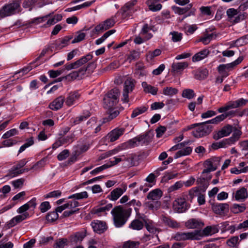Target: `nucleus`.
<instances>
[{
    "label": "nucleus",
    "instance_id": "20e7f679",
    "mask_svg": "<svg viewBox=\"0 0 248 248\" xmlns=\"http://www.w3.org/2000/svg\"><path fill=\"white\" fill-rule=\"evenodd\" d=\"M152 136L150 135L149 132H146L143 135L138 136L131 140H129L123 145L124 148H134L138 146L141 143L143 144H148L151 141Z\"/></svg>",
    "mask_w": 248,
    "mask_h": 248
},
{
    "label": "nucleus",
    "instance_id": "4d7b16f0",
    "mask_svg": "<svg viewBox=\"0 0 248 248\" xmlns=\"http://www.w3.org/2000/svg\"><path fill=\"white\" fill-rule=\"evenodd\" d=\"M34 143L33 137H31L28 139L26 142L21 146L18 151L19 153H21L23 152L27 148L31 146Z\"/></svg>",
    "mask_w": 248,
    "mask_h": 248
},
{
    "label": "nucleus",
    "instance_id": "680f3d73",
    "mask_svg": "<svg viewBox=\"0 0 248 248\" xmlns=\"http://www.w3.org/2000/svg\"><path fill=\"white\" fill-rule=\"evenodd\" d=\"M238 236H233L227 241V244L229 247L234 248L238 244Z\"/></svg>",
    "mask_w": 248,
    "mask_h": 248
},
{
    "label": "nucleus",
    "instance_id": "58836bf2",
    "mask_svg": "<svg viewBox=\"0 0 248 248\" xmlns=\"http://www.w3.org/2000/svg\"><path fill=\"white\" fill-rule=\"evenodd\" d=\"M148 109V107L144 106L140 107H138L135 108L132 111L131 114V118H134L136 117L137 116L144 113L146 112Z\"/></svg>",
    "mask_w": 248,
    "mask_h": 248
},
{
    "label": "nucleus",
    "instance_id": "f257e3e1",
    "mask_svg": "<svg viewBox=\"0 0 248 248\" xmlns=\"http://www.w3.org/2000/svg\"><path fill=\"white\" fill-rule=\"evenodd\" d=\"M132 208L119 205L115 206L111 211L113 224L116 228L122 227L131 216Z\"/></svg>",
    "mask_w": 248,
    "mask_h": 248
},
{
    "label": "nucleus",
    "instance_id": "603ef678",
    "mask_svg": "<svg viewBox=\"0 0 248 248\" xmlns=\"http://www.w3.org/2000/svg\"><path fill=\"white\" fill-rule=\"evenodd\" d=\"M184 186V183L182 181H179L176 182L173 185L171 186L168 189V192L169 193H171L174 191L177 190L183 187Z\"/></svg>",
    "mask_w": 248,
    "mask_h": 248
},
{
    "label": "nucleus",
    "instance_id": "37998d69",
    "mask_svg": "<svg viewBox=\"0 0 248 248\" xmlns=\"http://www.w3.org/2000/svg\"><path fill=\"white\" fill-rule=\"evenodd\" d=\"M152 37H153V35L151 33L147 34L143 38H142L140 36H137L135 37V38L134 40V42L136 44L140 45V44L143 43L145 41H146L149 40Z\"/></svg>",
    "mask_w": 248,
    "mask_h": 248
},
{
    "label": "nucleus",
    "instance_id": "bf43d9fd",
    "mask_svg": "<svg viewBox=\"0 0 248 248\" xmlns=\"http://www.w3.org/2000/svg\"><path fill=\"white\" fill-rule=\"evenodd\" d=\"M136 157V155L135 154L129 155L126 157H124L125 161L127 162V165L129 166H133L136 164L135 159Z\"/></svg>",
    "mask_w": 248,
    "mask_h": 248
},
{
    "label": "nucleus",
    "instance_id": "412c9836",
    "mask_svg": "<svg viewBox=\"0 0 248 248\" xmlns=\"http://www.w3.org/2000/svg\"><path fill=\"white\" fill-rule=\"evenodd\" d=\"M80 96V94L78 92L75 91L70 93L65 100L66 105L69 107L74 105L78 100Z\"/></svg>",
    "mask_w": 248,
    "mask_h": 248
},
{
    "label": "nucleus",
    "instance_id": "6ab92c4d",
    "mask_svg": "<svg viewBox=\"0 0 248 248\" xmlns=\"http://www.w3.org/2000/svg\"><path fill=\"white\" fill-rule=\"evenodd\" d=\"M185 225L188 229H199L202 228L204 223L200 219L190 218L186 222Z\"/></svg>",
    "mask_w": 248,
    "mask_h": 248
},
{
    "label": "nucleus",
    "instance_id": "cd10ccee",
    "mask_svg": "<svg viewBox=\"0 0 248 248\" xmlns=\"http://www.w3.org/2000/svg\"><path fill=\"white\" fill-rule=\"evenodd\" d=\"M248 197V191L246 188L243 187L237 190L234 198L236 201L244 200Z\"/></svg>",
    "mask_w": 248,
    "mask_h": 248
},
{
    "label": "nucleus",
    "instance_id": "052dcab7",
    "mask_svg": "<svg viewBox=\"0 0 248 248\" xmlns=\"http://www.w3.org/2000/svg\"><path fill=\"white\" fill-rule=\"evenodd\" d=\"M233 43L235 44L234 46H242L248 44L247 40L245 35L233 41Z\"/></svg>",
    "mask_w": 248,
    "mask_h": 248
},
{
    "label": "nucleus",
    "instance_id": "f3484780",
    "mask_svg": "<svg viewBox=\"0 0 248 248\" xmlns=\"http://www.w3.org/2000/svg\"><path fill=\"white\" fill-rule=\"evenodd\" d=\"M160 219L161 221L165 224V225L171 228L178 229L180 227V223L171 218L169 217L162 215L160 217Z\"/></svg>",
    "mask_w": 248,
    "mask_h": 248
},
{
    "label": "nucleus",
    "instance_id": "b1692460",
    "mask_svg": "<svg viewBox=\"0 0 248 248\" xmlns=\"http://www.w3.org/2000/svg\"><path fill=\"white\" fill-rule=\"evenodd\" d=\"M64 101V97L60 96L49 104V108L53 110H58L62 107Z\"/></svg>",
    "mask_w": 248,
    "mask_h": 248
},
{
    "label": "nucleus",
    "instance_id": "f03ea898",
    "mask_svg": "<svg viewBox=\"0 0 248 248\" xmlns=\"http://www.w3.org/2000/svg\"><path fill=\"white\" fill-rule=\"evenodd\" d=\"M21 11L20 1L19 0H13L5 4L0 9V18L19 14Z\"/></svg>",
    "mask_w": 248,
    "mask_h": 248
},
{
    "label": "nucleus",
    "instance_id": "a878e982",
    "mask_svg": "<svg viewBox=\"0 0 248 248\" xmlns=\"http://www.w3.org/2000/svg\"><path fill=\"white\" fill-rule=\"evenodd\" d=\"M162 196V191L158 188L151 191L147 195V199L153 201H159Z\"/></svg>",
    "mask_w": 248,
    "mask_h": 248
},
{
    "label": "nucleus",
    "instance_id": "4468645a",
    "mask_svg": "<svg viewBox=\"0 0 248 248\" xmlns=\"http://www.w3.org/2000/svg\"><path fill=\"white\" fill-rule=\"evenodd\" d=\"M46 5L44 0H25L23 3V7L25 8H30L31 11L33 7L41 8Z\"/></svg>",
    "mask_w": 248,
    "mask_h": 248
},
{
    "label": "nucleus",
    "instance_id": "0e129e2a",
    "mask_svg": "<svg viewBox=\"0 0 248 248\" xmlns=\"http://www.w3.org/2000/svg\"><path fill=\"white\" fill-rule=\"evenodd\" d=\"M200 10L202 15L211 16L213 15V13L211 10L210 6H202L200 8Z\"/></svg>",
    "mask_w": 248,
    "mask_h": 248
},
{
    "label": "nucleus",
    "instance_id": "5fc2aeb1",
    "mask_svg": "<svg viewBox=\"0 0 248 248\" xmlns=\"http://www.w3.org/2000/svg\"><path fill=\"white\" fill-rule=\"evenodd\" d=\"M170 34L172 36L171 40L174 42L180 41L183 37V34L178 31H171L170 33Z\"/></svg>",
    "mask_w": 248,
    "mask_h": 248
},
{
    "label": "nucleus",
    "instance_id": "2eb2a0df",
    "mask_svg": "<svg viewBox=\"0 0 248 248\" xmlns=\"http://www.w3.org/2000/svg\"><path fill=\"white\" fill-rule=\"evenodd\" d=\"M232 131V127L230 125H227L223 126L220 130L215 133L213 138L215 140H218L224 137L229 136Z\"/></svg>",
    "mask_w": 248,
    "mask_h": 248
},
{
    "label": "nucleus",
    "instance_id": "dca6fc26",
    "mask_svg": "<svg viewBox=\"0 0 248 248\" xmlns=\"http://www.w3.org/2000/svg\"><path fill=\"white\" fill-rule=\"evenodd\" d=\"M144 223H146V217H144V220L142 218L136 217L129 224L128 228L133 230L140 231L143 228Z\"/></svg>",
    "mask_w": 248,
    "mask_h": 248
},
{
    "label": "nucleus",
    "instance_id": "2f4dec72",
    "mask_svg": "<svg viewBox=\"0 0 248 248\" xmlns=\"http://www.w3.org/2000/svg\"><path fill=\"white\" fill-rule=\"evenodd\" d=\"M144 92L146 93H150L153 95H156L157 93V88L147 84L146 82H143L141 84Z\"/></svg>",
    "mask_w": 248,
    "mask_h": 248
},
{
    "label": "nucleus",
    "instance_id": "c03bdc74",
    "mask_svg": "<svg viewBox=\"0 0 248 248\" xmlns=\"http://www.w3.org/2000/svg\"><path fill=\"white\" fill-rule=\"evenodd\" d=\"M86 236V233L83 232H77L71 236V240L74 242L81 241Z\"/></svg>",
    "mask_w": 248,
    "mask_h": 248
},
{
    "label": "nucleus",
    "instance_id": "3c124183",
    "mask_svg": "<svg viewBox=\"0 0 248 248\" xmlns=\"http://www.w3.org/2000/svg\"><path fill=\"white\" fill-rule=\"evenodd\" d=\"M68 240L66 238H60L57 240L54 244V248H63L67 245Z\"/></svg>",
    "mask_w": 248,
    "mask_h": 248
},
{
    "label": "nucleus",
    "instance_id": "72a5a7b5",
    "mask_svg": "<svg viewBox=\"0 0 248 248\" xmlns=\"http://www.w3.org/2000/svg\"><path fill=\"white\" fill-rule=\"evenodd\" d=\"M124 192L121 188H116L113 189L108 196V198L112 201L117 200Z\"/></svg>",
    "mask_w": 248,
    "mask_h": 248
},
{
    "label": "nucleus",
    "instance_id": "9d476101",
    "mask_svg": "<svg viewBox=\"0 0 248 248\" xmlns=\"http://www.w3.org/2000/svg\"><path fill=\"white\" fill-rule=\"evenodd\" d=\"M115 23V20L114 17H111L97 25L94 28L93 31L97 33L103 32L113 27Z\"/></svg>",
    "mask_w": 248,
    "mask_h": 248
},
{
    "label": "nucleus",
    "instance_id": "49530a36",
    "mask_svg": "<svg viewBox=\"0 0 248 248\" xmlns=\"http://www.w3.org/2000/svg\"><path fill=\"white\" fill-rule=\"evenodd\" d=\"M246 210V206L244 204H234L231 208V211L234 214H238L243 212Z\"/></svg>",
    "mask_w": 248,
    "mask_h": 248
},
{
    "label": "nucleus",
    "instance_id": "ddd939ff",
    "mask_svg": "<svg viewBox=\"0 0 248 248\" xmlns=\"http://www.w3.org/2000/svg\"><path fill=\"white\" fill-rule=\"evenodd\" d=\"M91 225L94 232L99 234L104 232L108 229L107 223L104 221L94 220Z\"/></svg>",
    "mask_w": 248,
    "mask_h": 248
},
{
    "label": "nucleus",
    "instance_id": "864d4df0",
    "mask_svg": "<svg viewBox=\"0 0 248 248\" xmlns=\"http://www.w3.org/2000/svg\"><path fill=\"white\" fill-rule=\"evenodd\" d=\"M140 57V53L137 51L133 50L130 52L128 55L126 60L131 62L132 61L138 60Z\"/></svg>",
    "mask_w": 248,
    "mask_h": 248
},
{
    "label": "nucleus",
    "instance_id": "ea45409f",
    "mask_svg": "<svg viewBox=\"0 0 248 248\" xmlns=\"http://www.w3.org/2000/svg\"><path fill=\"white\" fill-rule=\"evenodd\" d=\"M243 59L244 57L243 56H240L233 62L225 64L227 72L230 71L231 70L234 68L237 65L239 64L243 61Z\"/></svg>",
    "mask_w": 248,
    "mask_h": 248
},
{
    "label": "nucleus",
    "instance_id": "c85d7f7f",
    "mask_svg": "<svg viewBox=\"0 0 248 248\" xmlns=\"http://www.w3.org/2000/svg\"><path fill=\"white\" fill-rule=\"evenodd\" d=\"M144 205L149 210L154 211L160 208L161 203L159 201H152V202L150 201L144 202Z\"/></svg>",
    "mask_w": 248,
    "mask_h": 248
},
{
    "label": "nucleus",
    "instance_id": "473e14b6",
    "mask_svg": "<svg viewBox=\"0 0 248 248\" xmlns=\"http://www.w3.org/2000/svg\"><path fill=\"white\" fill-rule=\"evenodd\" d=\"M209 54V51L204 49L195 54L192 57L193 62L200 61L206 58Z\"/></svg>",
    "mask_w": 248,
    "mask_h": 248
},
{
    "label": "nucleus",
    "instance_id": "79ce46f5",
    "mask_svg": "<svg viewBox=\"0 0 248 248\" xmlns=\"http://www.w3.org/2000/svg\"><path fill=\"white\" fill-rule=\"evenodd\" d=\"M178 93V90L171 87H166L163 89V94L169 96H172Z\"/></svg>",
    "mask_w": 248,
    "mask_h": 248
},
{
    "label": "nucleus",
    "instance_id": "7c9ffc66",
    "mask_svg": "<svg viewBox=\"0 0 248 248\" xmlns=\"http://www.w3.org/2000/svg\"><path fill=\"white\" fill-rule=\"evenodd\" d=\"M92 58L93 55L91 54H88L87 55L82 57L81 58L74 62L75 68L77 69L79 67L87 62L91 60Z\"/></svg>",
    "mask_w": 248,
    "mask_h": 248
},
{
    "label": "nucleus",
    "instance_id": "4be33fe9",
    "mask_svg": "<svg viewBox=\"0 0 248 248\" xmlns=\"http://www.w3.org/2000/svg\"><path fill=\"white\" fill-rule=\"evenodd\" d=\"M188 63L186 62H174L171 65V72L174 74L182 72L185 68L187 67Z\"/></svg>",
    "mask_w": 248,
    "mask_h": 248
},
{
    "label": "nucleus",
    "instance_id": "7ed1b4c3",
    "mask_svg": "<svg viewBox=\"0 0 248 248\" xmlns=\"http://www.w3.org/2000/svg\"><path fill=\"white\" fill-rule=\"evenodd\" d=\"M120 91L114 88L106 93L103 99V105L105 108L110 109L116 106L119 102Z\"/></svg>",
    "mask_w": 248,
    "mask_h": 248
},
{
    "label": "nucleus",
    "instance_id": "a211bd4d",
    "mask_svg": "<svg viewBox=\"0 0 248 248\" xmlns=\"http://www.w3.org/2000/svg\"><path fill=\"white\" fill-rule=\"evenodd\" d=\"M124 131L125 129L124 128H116L108 134V139L110 142H113L123 135Z\"/></svg>",
    "mask_w": 248,
    "mask_h": 248
},
{
    "label": "nucleus",
    "instance_id": "09e8293b",
    "mask_svg": "<svg viewBox=\"0 0 248 248\" xmlns=\"http://www.w3.org/2000/svg\"><path fill=\"white\" fill-rule=\"evenodd\" d=\"M22 173L23 171H21L20 170L17 169L15 166H14L9 170L8 173L7 174V176L13 178Z\"/></svg>",
    "mask_w": 248,
    "mask_h": 248
},
{
    "label": "nucleus",
    "instance_id": "e433bc0d",
    "mask_svg": "<svg viewBox=\"0 0 248 248\" xmlns=\"http://www.w3.org/2000/svg\"><path fill=\"white\" fill-rule=\"evenodd\" d=\"M157 0H148L147 1V4L148 5L149 9L152 11H157L162 8V5L160 3L156 4Z\"/></svg>",
    "mask_w": 248,
    "mask_h": 248
},
{
    "label": "nucleus",
    "instance_id": "393cba45",
    "mask_svg": "<svg viewBox=\"0 0 248 248\" xmlns=\"http://www.w3.org/2000/svg\"><path fill=\"white\" fill-rule=\"evenodd\" d=\"M48 158L47 156L43 157L39 161L36 162L31 168L30 170H32L33 171H40L48 163Z\"/></svg>",
    "mask_w": 248,
    "mask_h": 248
},
{
    "label": "nucleus",
    "instance_id": "6e6552de",
    "mask_svg": "<svg viewBox=\"0 0 248 248\" xmlns=\"http://www.w3.org/2000/svg\"><path fill=\"white\" fill-rule=\"evenodd\" d=\"M190 206V204L186 202V199L181 197L176 198L173 202V209L178 213L186 212Z\"/></svg>",
    "mask_w": 248,
    "mask_h": 248
},
{
    "label": "nucleus",
    "instance_id": "13d9d810",
    "mask_svg": "<svg viewBox=\"0 0 248 248\" xmlns=\"http://www.w3.org/2000/svg\"><path fill=\"white\" fill-rule=\"evenodd\" d=\"M195 95V94L193 90L189 89L184 90L182 93V96L188 99L193 98Z\"/></svg>",
    "mask_w": 248,
    "mask_h": 248
},
{
    "label": "nucleus",
    "instance_id": "a19ab883",
    "mask_svg": "<svg viewBox=\"0 0 248 248\" xmlns=\"http://www.w3.org/2000/svg\"><path fill=\"white\" fill-rule=\"evenodd\" d=\"M241 135L242 132L241 130L235 128L233 131L232 136L228 139V141H230L232 144H233L239 139Z\"/></svg>",
    "mask_w": 248,
    "mask_h": 248
},
{
    "label": "nucleus",
    "instance_id": "f8f14e48",
    "mask_svg": "<svg viewBox=\"0 0 248 248\" xmlns=\"http://www.w3.org/2000/svg\"><path fill=\"white\" fill-rule=\"evenodd\" d=\"M214 213L220 216L227 214L229 211V205L227 203H214L212 205Z\"/></svg>",
    "mask_w": 248,
    "mask_h": 248
},
{
    "label": "nucleus",
    "instance_id": "aec40b11",
    "mask_svg": "<svg viewBox=\"0 0 248 248\" xmlns=\"http://www.w3.org/2000/svg\"><path fill=\"white\" fill-rule=\"evenodd\" d=\"M72 38L71 37L65 36L63 38L56 40L54 43L52 44V47L55 48L57 50H60L67 46L68 42Z\"/></svg>",
    "mask_w": 248,
    "mask_h": 248
},
{
    "label": "nucleus",
    "instance_id": "0eeeda50",
    "mask_svg": "<svg viewBox=\"0 0 248 248\" xmlns=\"http://www.w3.org/2000/svg\"><path fill=\"white\" fill-rule=\"evenodd\" d=\"M136 81L131 78H128L124 83L122 100L124 103L129 102L128 94L131 93L135 88Z\"/></svg>",
    "mask_w": 248,
    "mask_h": 248
},
{
    "label": "nucleus",
    "instance_id": "c9c22d12",
    "mask_svg": "<svg viewBox=\"0 0 248 248\" xmlns=\"http://www.w3.org/2000/svg\"><path fill=\"white\" fill-rule=\"evenodd\" d=\"M192 3H189L184 8L174 6L172 7V9L176 14L181 15H184L189 11L192 8Z\"/></svg>",
    "mask_w": 248,
    "mask_h": 248
},
{
    "label": "nucleus",
    "instance_id": "f704fd0d",
    "mask_svg": "<svg viewBox=\"0 0 248 248\" xmlns=\"http://www.w3.org/2000/svg\"><path fill=\"white\" fill-rule=\"evenodd\" d=\"M192 148L191 147H186L180 149L174 155V158L176 159L183 156L189 155L192 152Z\"/></svg>",
    "mask_w": 248,
    "mask_h": 248
},
{
    "label": "nucleus",
    "instance_id": "4c0bfd02",
    "mask_svg": "<svg viewBox=\"0 0 248 248\" xmlns=\"http://www.w3.org/2000/svg\"><path fill=\"white\" fill-rule=\"evenodd\" d=\"M91 115V113L88 110H85L83 112L82 115L77 117L74 121V123L75 124H77L81 123V122L86 120Z\"/></svg>",
    "mask_w": 248,
    "mask_h": 248
},
{
    "label": "nucleus",
    "instance_id": "de8ad7c7",
    "mask_svg": "<svg viewBox=\"0 0 248 248\" xmlns=\"http://www.w3.org/2000/svg\"><path fill=\"white\" fill-rule=\"evenodd\" d=\"M115 30H111L105 32L101 37L96 40L95 44L97 45H100V44L103 43L106 38H107L110 35L115 32Z\"/></svg>",
    "mask_w": 248,
    "mask_h": 248
},
{
    "label": "nucleus",
    "instance_id": "6e6d98bb",
    "mask_svg": "<svg viewBox=\"0 0 248 248\" xmlns=\"http://www.w3.org/2000/svg\"><path fill=\"white\" fill-rule=\"evenodd\" d=\"M53 14V12L52 13H50L48 15H46L42 17H38L36 18H34L31 19V20L30 21L31 23L32 24H38L41 22H44L46 18H47L49 17H50Z\"/></svg>",
    "mask_w": 248,
    "mask_h": 248
},
{
    "label": "nucleus",
    "instance_id": "338daca9",
    "mask_svg": "<svg viewBox=\"0 0 248 248\" xmlns=\"http://www.w3.org/2000/svg\"><path fill=\"white\" fill-rule=\"evenodd\" d=\"M20 221L17 217V216L12 218L10 220L6 223V226L8 228H12L14 227L16 224L20 223Z\"/></svg>",
    "mask_w": 248,
    "mask_h": 248
},
{
    "label": "nucleus",
    "instance_id": "423d86ee",
    "mask_svg": "<svg viewBox=\"0 0 248 248\" xmlns=\"http://www.w3.org/2000/svg\"><path fill=\"white\" fill-rule=\"evenodd\" d=\"M202 237L200 230H195L191 232H178L174 238L177 241H185L187 240H200Z\"/></svg>",
    "mask_w": 248,
    "mask_h": 248
},
{
    "label": "nucleus",
    "instance_id": "39448f33",
    "mask_svg": "<svg viewBox=\"0 0 248 248\" xmlns=\"http://www.w3.org/2000/svg\"><path fill=\"white\" fill-rule=\"evenodd\" d=\"M195 127H197L192 131V134L196 138H200L209 134L212 128V126L208 124L205 122L191 124L188 127V129H191Z\"/></svg>",
    "mask_w": 248,
    "mask_h": 248
},
{
    "label": "nucleus",
    "instance_id": "774afa93",
    "mask_svg": "<svg viewBox=\"0 0 248 248\" xmlns=\"http://www.w3.org/2000/svg\"><path fill=\"white\" fill-rule=\"evenodd\" d=\"M139 245L138 242L128 241L124 244L122 248H138Z\"/></svg>",
    "mask_w": 248,
    "mask_h": 248
},
{
    "label": "nucleus",
    "instance_id": "9b49d317",
    "mask_svg": "<svg viewBox=\"0 0 248 248\" xmlns=\"http://www.w3.org/2000/svg\"><path fill=\"white\" fill-rule=\"evenodd\" d=\"M137 2L136 0H131L122 7L121 10L122 12V16L123 18H126L131 16L134 13V6Z\"/></svg>",
    "mask_w": 248,
    "mask_h": 248
},
{
    "label": "nucleus",
    "instance_id": "1a4fd4ad",
    "mask_svg": "<svg viewBox=\"0 0 248 248\" xmlns=\"http://www.w3.org/2000/svg\"><path fill=\"white\" fill-rule=\"evenodd\" d=\"M246 13H242L240 10L234 8H230L227 11L229 21L234 24L237 23L243 20L246 17Z\"/></svg>",
    "mask_w": 248,
    "mask_h": 248
},
{
    "label": "nucleus",
    "instance_id": "5701e85b",
    "mask_svg": "<svg viewBox=\"0 0 248 248\" xmlns=\"http://www.w3.org/2000/svg\"><path fill=\"white\" fill-rule=\"evenodd\" d=\"M112 207L111 203L108 204L103 207H96L92 210V213L96 214L98 216H101L103 215H106L107 211H109Z\"/></svg>",
    "mask_w": 248,
    "mask_h": 248
},
{
    "label": "nucleus",
    "instance_id": "e2e57ef3",
    "mask_svg": "<svg viewBox=\"0 0 248 248\" xmlns=\"http://www.w3.org/2000/svg\"><path fill=\"white\" fill-rule=\"evenodd\" d=\"M145 180L149 183L150 184H145V186L148 187H151L155 184V174L153 173H150L147 177L146 178Z\"/></svg>",
    "mask_w": 248,
    "mask_h": 248
},
{
    "label": "nucleus",
    "instance_id": "69168bd1",
    "mask_svg": "<svg viewBox=\"0 0 248 248\" xmlns=\"http://www.w3.org/2000/svg\"><path fill=\"white\" fill-rule=\"evenodd\" d=\"M59 217L57 212H49L46 216V219L48 221L53 222L57 220Z\"/></svg>",
    "mask_w": 248,
    "mask_h": 248
},
{
    "label": "nucleus",
    "instance_id": "bb28decb",
    "mask_svg": "<svg viewBox=\"0 0 248 248\" xmlns=\"http://www.w3.org/2000/svg\"><path fill=\"white\" fill-rule=\"evenodd\" d=\"M232 111H230L227 113L222 114L221 115H218L215 118H214L210 120L206 121V123H207L208 124H218L219 123L223 121L228 116L232 115Z\"/></svg>",
    "mask_w": 248,
    "mask_h": 248
},
{
    "label": "nucleus",
    "instance_id": "8fccbe9b",
    "mask_svg": "<svg viewBox=\"0 0 248 248\" xmlns=\"http://www.w3.org/2000/svg\"><path fill=\"white\" fill-rule=\"evenodd\" d=\"M88 197V193L86 191H83L80 193H78L73 194L68 197V199H75L77 200H81L86 199Z\"/></svg>",
    "mask_w": 248,
    "mask_h": 248
},
{
    "label": "nucleus",
    "instance_id": "c756f323",
    "mask_svg": "<svg viewBox=\"0 0 248 248\" xmlns=\"http://www.w3.org/2000/svg\"><path fill=\"white\" fill-rule=\"evenodd\" d=\"M92 58L93 55L91 54H88L87 55L82 57L81 58L74 62L75 68L77 69L79 67L87 62L91 60Z\"/></svg>",
    "mask_w": 248,
    "mask_h": 248
},
{
    "label": "nucleus",
    "instance_id": "a18cd8bd",
    "mask_svg": "<svg viewBox=\"0 0 248 248\" xmlns=\"http://www.w3.org/2000/svg\"><path fill=\"white\" fill-rule=\"evenodd\" d=\"M208 75V71L206 69L203 70H197L195 72L194 78L199 80L205 78Z\"/></svg>",
    "mask_w": 248,
    "mask_h": 248
}]
</instances>
